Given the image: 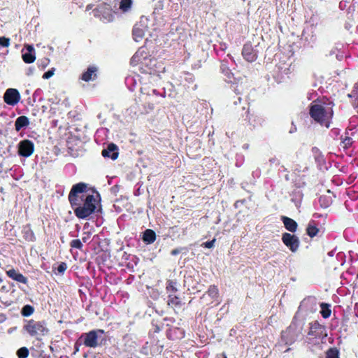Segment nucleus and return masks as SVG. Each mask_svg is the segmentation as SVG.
Segmentation results:
<instances>
[{
  "mask_svg": "<svg viewBox=\"0 0 358 358\" xmlns=\"http://www.w3.org/2000/svg\"><path fill=\"white\" fill-rule=\"evenodd\" d=\"M75 215L79 219H87L96 212L101 202L99 193L87 187L85 182L73 185L68 196Z\"/></svg>",
  "mask_w": 358,
  "mask_h": 358,
  "instance_id": "f257e3e1",
  "label": "nucleus"
},
{
  "mask_svg": "<svg viewBox=\"0 0 358 358\" xmlns=\"http://www.w3.org/2000/svg\"><path fill=\"white\" fill-rule=\"evenodd\" d=\"M333 106L332 102L316 99L310 104L309 115L315 122L329 128L334 116Z\"/></svg>",
  "mask_w": 358,
  "mask_h": 358,
  "instance_id": "f03ea898",
  "label": "nucleus"
},
{
  "mask_svg": "<svg viewBox=\"0 0 358 358\" xmlns=\"http://www.w3.org/2000/svg\"><path fill=\"white\" fill-rule=\"evenodd\" d=\"M23 329L31 336L36 338L45 336L49 334V329L48 328L47 323L45 320L36 321L31 319L27 321Z\"/></svg>",
  "mask_w": 358,
  "mask_h": 358,
  "instance_id": "7ed1b4c3",
  "label": "nucleus"
},
{
  "mask_svg": "<svg viewBox=\"0 0 358 358\" xmlns=\"http://www.w3.org/2000/svg\"><path fill=\"white\" fill-rule=\"evenodd\" d=\"M99 334H104V331L103 329L91 330L87 333H83L79 340H83V343L86 347L95 348L99 345Z\"/></svg>",
  "mask_w": 358,
  "mask_h": 358,
  "instance_id": "20e7f679",
  "label": "nucleus"
},
{
  "mask_svg": "<svg viewBox=\"0 0 358 358\" xmlns=\"http://www.w3.org/2000/svg\"><path fill=\"white\" fill-rule=\"evenodd\" d=\"M282 241L292 252H296L299 247V238L294 234L284 233L282 235Z\"/></svg>",
  "mask_w": 358,
  "mask_h": 358,
  "instance_id": "39448f33",
  "label": "nucleus"
},
{
  "mask_svg": "<svg viewBox=\"0 0 358 358\" xmlns=\"http://www.w3.org/2000/svg\"><path fill=\"white\" fill-rule=\"evenodd\" d=\"M34 151V143L29 140L25 139L21 141L18 143V155L20 156L24 157H30Z\"/></svg>",
  "mask_w": 358,
  "mask_h": 358,
  "instance_id": "423d86ee",
  "label": "nucleus"
},
{
  "mask_svg": "<svg viewBox=\"0 0 358 358\" xmlns=\"http://www.w3.org/2000/svg\"><path fill=\"white\" fill-rule=\"evenodd\" d=\"M21 96L19 91L15 88H8L3 94V101L8 105L14 106L20 100Z\"/></svg>",
  "mask_w": 358,
  "mask_h": 358,
  "instance_id": "0eeeda50",
  "label": "nucleus"
},
{
  "mask_svg": "<svg viewBox=\"0 0 358 358\" xmlns=\"http://www.w3.org/2000/svg\"><path fill=\"white\" fill-rule=\"evenodd\" d=\"M242 55L247 62H253L258 57V52L253 48L252 43L249 41L243 45Z\"/></svg>",
  "mask_w": 358,
  "mask_h": 358,
  "instance_id": "6e6552de",
  "label": "nucleus"
},
{
  "mask_svg": "<svg viewBox=\"0 0 358 358\" xmlns=\"http://www.w3.org/2000/svg\"><path fill=\"white\" fill-rule=\"evenodd\" d=\"M242 110L245 115L244 120L246 121L247 124L250 126L251 129L262 124V119L259 117L258 115L255 113H250L249 108H246L245 106L242 107Z\"/></svg>",
  "mask_w": 358,
  "mask_h": 358,
  "instance_id": "1a4fd4ad",
  "label": "nucleus"
},
{
  "mask_svg": "<svg viewBox=\"0 0 358 358\" xmlns=\"http://www.w3.org/2000/svg\"><path fill=\"white\" fill-rule=\"evenodd\" d=\"M324 331V327L321 325L317 321H315L310 323V329L308 335L313 338H320L323 336Z\"/></svg>",
  "mask_w": 358,
  "mask_h": 358,
  "instance_id": "9d476101",
  "label": "nucleus"
},
{
  "mask_svg": "<svg viewBox=\"0 0 358 358\" xmlns=\"http://www.w3.org/2000/svg\"><path fill=\"white\" fill-rule=\"evenodd\" d=\"M103 157H108L113 160H115L119 155L118 147L113 143L108 145L106 149H103L101 152Z\"/></svg>",
  "mask_w": 358,
  "mask_h": 358,
  "instance_id": "9b49d317",
  "label": "nucleus"
},
{
  "mask_svg": "<svg viewBox=\"0 0 358 358\" xmlns=\"http://www.w3.org/2000/svg\"><path fill=\"white\" fill-rule=\"evenodd\" d=\"M98 68L96 66H90L85 71H84L80 79L85 82L94 80L97 78Z\"/></svg>",
  "mask_w": 358,
  "mask_h": 358,
  "instance_id": "f8f14e48",
  "label": "nucleus"
},
{
  "mask_svg": "<svg viewBox=\"0 0 358 358\" xmlns=\"http://www.w3.org/2000/svg\"><path fill=\"white\" fill-rule=\"evenodd\" d=\"M294 336V329L292 326H289L281 333L282 339L286 344H292L295 340Z\"/></svg>",
  "mask_w": 358,
  "mask_h": 358,
  "instance_id": "ddd939ff",
  "label": "nucleus"
},
{
  "mask_svg": "<svg viewBox=\"0 0 358 358\" xmlns=\"http://www.w3.org/2000/svg\"><path fill=\"white\" fill-rule=\"evenodd\" d=\"M6 274L10 278L18 282L27 284L28 282L27 278L25 276H24L22 273H19L14 268H11L7 271Z\"/></svg>",
  "mask_w": 358,
  "mask_h": 358,
  "instance_id": "4468645a",
  "label": "nucleus"
},
{
  "mask_svg": "<svg viewBox=\"0 0 358 358\" xmlns=\"http://www.w3.org/2000/svg\"><path fill=\"white\" fill-rule=\"evenodd\" d=\"M28 52L23 53L22 55L23 61L27 64H31L36 60L35 50L31 45H26Z\"/></svg>",
  "mask_w": 358,
  "mask_h": 358,
  "instance_id": "2eb2a0df",
  "label": "nucleus"
},
{
  "mask_svg": "<svg viewBox=\"0 0 358 358\" xmlns=\"http://www.w3.org/2000/svg\"><path fill=\"white\" fill-rule=\"evenodd\" d=\"M281 220L284 224L285 229L287 231L292 233H294L296 231L298 224L295 220L286 216H282Z\"/></svg>",
  "mask_w": 358,
  "mask_h": 358,
  "instance_id": "dca6fc26",
  "label": "nucleus"
},
{
  "mask_svg": "<svg viewBox=\"0 0 358 358\" xmlns=\"http://www.w3.org/2000/svg\"><path fill=\"white\" fill-rule=\"evenodd\" d=\"M22 233L25 241L29 242H34L36 241V236L33 230L31 229L30 224H27L23 227Z\"/></svg>",
  "mask_w": 358,
  "mask_h": 358,
  "instance_id": "f3484780",
  "label": "nucleus"
},
{
  "mask_svg": "<svg viewBox=\"0 0 358 358\" xmlns=\"http://www.w3.org/2000/svg\"><path fill=\"white\" fill-rule=\"evenodd\" d=\"M29 124V118L27 116L21 115L15 120V129L17 131H20L22 128L27 127Z\"/></svg>",
  "mask_w": 358,
  "mask_h": 358,
  "instance_id": "a211bd4d",
  "label": "nucleus"
},
{
  "mask_svg": "<svg viewBox=\"0 0 358 358\" xmlns=\"http://www.w3.org/2000/svg\"><path fill=\"white\" fill-rule=\"evenodd\" d=\"M320 232V229L317 227L315 222L314 220H311L306 228V234L307 235L310 237L313 238L316 236L318 233Z\"/></svg>",
  "mask_w": 358,
  "mask_h": 358,
  "instance_id": "6ab92c4d",
  "label": "nucleus"
},
{
  "mask_svg": "<svg viewBox=\"0 0 358 358\" xmlns=\"http://www.w3.org/2000/svg\"><path fill=\"white\" fill-rule=\"evenodd\" d=\"M156 240V233L152 230L148 229L143 232V241L147 244L153 243Z\"/></svg>",
  "mask_w": 358,
  "mask_h": 358,
  "instance_id": "aec40b11",
  "label": "nucleus"
},
{
  "mask_svg": "<svg viewBox=\"0 0 358 358\" xmlns=\"http://www.w3.org/2000/svg\"><path fill=\"white\" fill-rule=\"evenodd\" d=\"M167 303L169 306L176 308H180L182 306V302L180 298L172 294H169Z\"/></svg>",
  "mask_w": 358,
  "mask_h": 358,
  "instance_id": "412c9836",
  "label": "nucleus"
},
{
  "mask_svg": "<svg viewBox=\"0 0 358 358\" xmlns=\"http://www.w3.org/2000/svg\"><path fill=\"white\" fill-rule=\"evenodd\" d=\"M331 306L327 303H320V313L323 318L327 319L329 318L331 313V310L330 308Z\"/></svg>",
  "mask_w": 358,
  "mask_h": 358,
  "instance_id": "4be33fe9",
  "label": "nucleus"
},
{
  "mask_svg": "<svg viewBox=\"0 0 358 358\" xmlns=\"http://www.w3.org/2000/svg\"><path fill=\"white\" fill-rule=\"evenodd\" d=\"M132 0H120L119 8L123 13L129 12L132 6Z\"/></svg>",
  "mask_w": 358,
  "mask_h": 358,
  "instance_id": "5701e85b",
  "label": "nucleus"
},
{
  "mask_svg": "<svg viewBox=\"0 0 358 358\" xmlns=\"http://www.w3.org/2000/svg\"><path fill=\"white\" fill-rule=\"evenodd\" d=\"M341 146L343 150L349 149L353 144V140L351 137L345 136V137H341Z\"/></svg>",
  "mask_w": 358,
  "mask_h": 358,
  "instance_id": "b1692460",
  "label": "nucleus"
},
{
  "mask_svg": "<svg viewBox=\"0 0 358 358\" xmlns=\"http://www.w3.org/2000/svg\"><path fill=\"white\" fill-rule=\"evenodd\" d=\"M133 38L136 41H140L144 37V31L143 29L134 27L132 31Z\"/></svg>",
  "mask_w": 358,
  "mask_h": 358,
  "instance_id": "393cba45",
  "label": "nucleus"
},
{
  "mask_svg": "<svg viewBox=\"0 0 358 358\" xmlns=\"http://www.w3.org/2000/svg\"><path fill=\"white\" fill-rule=\"evenodd\" d=\"M325 358H340L339 350L336 348H330L326 352Z\"/></svg>",
  "mask_w": 358,
  "mask_h": 358,
  "instance_id": "a878e982",
  "label": "nucleus"
},
{
  "mask_svg": "<svg viewBox=\"0 0 358 358\" xmlns=\"http://www.w3.org/2000/svg\"><path fill=\"white\" fill-rule=\"evenodd\" d=\"M34 312V308L31 305H25L21 310V314L24 317H29Z\"/></svg>",
  "mask_w": 358,
  "mask_h": 358,
  "instance_id": "bb28decb",
  "label": "nucleus"
},
{
  "mask_svg": "<svg viewBox=\"0 0 358 358\" xmlns=\"http://www.w3.org/2000/svg\"><path fill=\"white\" fill-rule=\"evenodd\" d=\"M208 294L212 298H217L219 296V289L217 286L210 285L207 291Z\"/></svg>",
  "mask_w": 358,
  "mask_h": 358,
  "instance_id": "cd10ccee",
  "label": "nucleus"
},
{
  "mask_svg": "<svg viewBox=\"0 0 358 358\" xmlns=\"http://www.w3.org/2000/svg\"><path fill=\"white\" fill-rule=\"evenodd\" d=\"M166 289L167 292L170 294H173L176 293L178 290L177 288L176 287V282L171 280H169L166 282Z\"/></svg>",
  "mask_w": 358,
  "mask_h": 358,
  "instance_id": "c85d7f7f",
  "label": "nucleus"
},
{
  "mask_svg": "<svg viewBox=\"0 0 358 358\" xmlns=\"http://www.w3.org/2000/svg\"><path fill=\"white\" fill-rule=\"evenodd\" d=\"M222 73L228 78L231 80L233 78V73L226 64H222L220 66Z\"/></svg>",
  "mask_w": 358,
  "mask_h": 358,
  "instance_id": "c756f323",
  "label": "nucleus"
},
{
  "mask_svg": "<svg viewBox=\"0 0 358 358\" xmlns=\"http://www.w3.org/2000/svg\"><path fill=\"white\" fill-rule=\"evenodd\" d=\"M29 350L26 347H22L17 351L18 358H27L29 356Z\"/></svg>",
  "mask_w": 358,
  "mask_h": 358,
  "instance_id": "7c9ffc66",
  "label": "nucleus"
},
{
  "mask_svg": "<svg viewBox=\"0 0 358 358\" xmlns=\"http://www.w3.org/2000/svg\"><path fill=\"white\" fill-rule=\"evenodd\" d=\"M70 246L73 248L82 250L83 245L80 239H73L71 241Z\"/></svg>",
  "mask_w": 358,
  "mask_h": 358,
  "instance_id": "2f4dec72",
  "label": "nucleus"
},
{
  "mask_svg": "<svg viewBox=\"0 0 358 358\" xmlns=\"http://www.w3.org/2000/svg\"><path fill=\"white\" fill-rule=\"evenodd\" d=\"M10 45V39L5 36L0 37V45L4 48L8 47Z\"/></svg>",
  "mask_w": 358,
  "mask_h": 358,
  "instance_id": "473e14b6",
  "label": "nucleus"
},
{
  "mask_svg": "<svg viewBox=\"0 0 358 358\" xmlns=\"http://www.w3.org/2000/svg\"><path fill=\"white\" fill-rule=\"evenodd\" d=\"M50 60L48 58H44L38 62V66L42 69H45L46 66L49 64Z\"/></svg>",
  "mask_w": 358,
  "mask_h": 358,
  "instance_id": "72a5a7b5",
  "label": "nucleus"
},
{
  "mask_svg": "<svg viewBox=\"0 0 358 358\" xmlns=\"http://www.w3.org/2000/svg\"><path fill=\"white\" fill-rule=\"evenodd\" d=\"M54 72H55V69H54L48 70V71H46L45 73H43L42 78L43 79H49L50 78H51L54 75Z\"/></svg>",
  "mask_w": 358,
  "mask_h": 358,
  "instance_id": "f704fd0d",
  "label": "nucleus"
},
{
  "mask_svg": "<svg viewBox=\"0 0 358 358\" xmlns=\"http://www.w3.org/2000/svg\"><path fill=\"white\" fill-rule=\"evenodd\" d=\"M215 241V238H213L211 241L203 243L202 245L206 248H212L214 246Z\"/></svg>",
  "mask_w": 358,
  "mask_h": 358,
  "instance_id": "c9c22d12",
  "label": "nucleus"
},
{
  "mask_svg": "<svg viewBox=\"0 0 358 358\" xmlns=\"http://www.w3.org/2000/svg\"><path fill=\"white\" fill-rule=\"evenodd\" d=\"M67 268V265L65 262H62L57 267V271L59 273H64Z\"/></svg>",
  "mask_w": 358,
  "mask_h": 358,
  "instance_id": "e433bc0d",
  "label": "nucleus"
},
{
  "mask_svg": "<svg viewBox=\"0 0 358 358\" xmlns=\"http://www.w3.org/2000/svg\"><path fill=\"white\" fill-rule=\"evenodd\" d=\"M182 251V248H176L171 251V255L173 256H176L180 254Z\"/></svg>",
  "mask_w": 358,
  "mask_h": 358,
  "instance_id": "4c0bfd02",
  "label": "nucleus"
},
{
  "mask_svg": "<svg viewBox=\"0 0 358 358\" xmlns=\"http://www.w3.org/2000/svg\"><path fill=\"white\" fill-rule=\"evenodd\" d=\"M85 234H86L87 236H83L82 238V241L84 243H86L88 241V239L90 238L91 234L90 232H87V233H85Z\"/></svg>",
  "mask_w": 358,
  "mask_h": 358,
  "instance_id": "58836bf2",
  "label": "nucleus"
},
{
  "mask_svg": "<svg viewBox=\"0 0 358 358\" xmlns=\"http://www.w3.org/2000/svg\"><path fill=\"white\" fill-rule=\"evenodd\" d=\"M81 344L80 343H78V341L76 342L75 345H74V354H76V352H78L79 351V348H80V345Z\"/></svg>",
  "mask_w": 358,
  "mask_h": 358,
  "instance_id": "ea45409f",
  "label": "nucleus"
},
{
  "mask_svg": "<svg viewBox=\"0 0 358 358\" xmlns=\"http://www.w3.org/2000/svg\"><path fill=\"white\" fill-rule=\"evenodd\" d=\"M271 164H275L276 165H278L280 164L279 161L276 158H272L269 160Z\"/></svg>",
  "mask_w": 358,
  "mask_h": 358,
  "instance_id": "a19ab883",
  "label": "nucleus"
},
{
  "mask_svg": "<svg viewBox=\"0 0 358 358\" xmlns=\"http://www.w3.org/2000/svg\"><path fill=\"white\" fill-rule=\"evenodd\" d=\"M244 201H245V200L237 201L236 202V203H235V206H237V204H238L239 202H241V203H244Z\"/></svg>",
  "mask_w": 358,
  "mask_h": 358,
  "instance_id": "79ce46f5",
  "label": "nucleus"
},
{
  "mask_svg": "<svg viewBox=\"0 0 358 358\" xmlns=\"http://www.w3.org/2000/svg\"><path fill=\"white\" fill-rule=\"evenodd\" d=\"M154 108H155L154 104H152H152L149 105V108H150V110H153V109H154Z\"/></svg>",
  "mask_w": 358,
  "mask_h": 358,
  "instance_id": "37998d69",
  "label": "nucleus"
},
{
  "mask_svg": "<svg viewBox=\"0 0 358 358\" xmlns=\"http://www.w3.org/2000/svg\"><path fill=\"white\" fill-rule=\"evenodd\" d=\"M2 282V279L0 278V283H1Z\"/></svg>",
  "mask_w": 358,
  "mask_h": 358,
  "instance_id": "c03bdc74",
  "label": "nucleus"
},
{
  "mask_svg": "<svg viewBox=\"0 0 358 358\" xmlns=\"http://www.w3.org/2000/svg\"><path fill=\"white\" fill-rule=\"evenodd\" d=\"M48 358H50V357H48Z\"/></svg>",
  "mask_w": 358,
  "mask_h": 358,
  "instance_id": "a18cd8bd",
  "label": "nucleus"
}]
</instances>
